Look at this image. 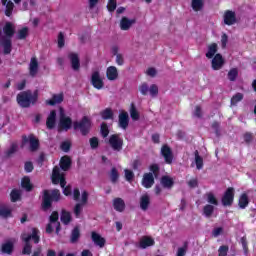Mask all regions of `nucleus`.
<instances>
[{
	"instance_id": "f257e3e1",
	"label": "nucleus",
	"mask_w": 256,
	"mask_h": 256,
	"mask_svg": "<svg viewBox=\"0 0 256 256\" xmlns=\"http://www.w3.org/2000/svg\"><path fill=\"white\" fill-rule=\"evenodd\" d=\"M15 35V25L11 22H7L3 27V30L0 29V47L4 49V55H9L13 49L11 39Z\"/></svg>"
},
{
	"instance_id": "f03ea898",
	"label": "nucleus",
	"mask_w": 256,
	"mask_h": 256,
	"mask_svg": "<svg viewBox=\"0 0 256 256\" xmlns=\"http://www.w3.org/2000/svg\"><path fill=\"white\" fill-rule=\"evenodd\" d=\"M16 101L22 109H29L31 105H35L39 101V90L34 92L31 90L22 91L17 94Z\"/></svg>"
},
{
	"instance_id": "7ed1b4c3",
	"label": "nucleus",
	"mask_w": 256,
	"mask_h": 256,
	"mask_svg": "<svg viewBox=\"0 0 256 256\" xmlns=\"http://www.w3.org/2000/svg\"><path fill=\"white\" fill-rule=\"evenodd\" d=\"M51 179L53 185H59L60 183V187L63 188V193L66 197L71 195V186L68 185L65 187V185H67V181H65V173L61 172V168H59V166H55L53 168Z\"/></svg>"
},
{
	"instance_id": "20e7f679",
	"label": "nucleus",
	"mask_w": 256,
	"mask_h": 256,
	"mask_svg": "<svg viewBox=\"0 0 256 256\" xmlns=\"http://www.w3.org/2000/svg\"><path fill=\"white\" fill-rule=\"evenodd\" d=\"M61 199V192L57 189L52 190V193L49 194L48 190H44L43 194V202L42 207L43 209L47 210L50 209L52 205V201H59Z\"/></svg>"
},
{
	"instance_id": "39448f33",
	"label": "nucleus",
	"mask_w": 256,
	"mask_h": 256,
	"mask_svg": "<svg viewBox=\"0 0 256 256\" xmlns=\"http://www.w3.org/2000/svg\"><path fill=\"white\" fill-rule=\"evenodd\" d=\"M38 231L37 229H33L32 235L23 236L22 240L24 241L25 245L22 250L23 255H31V249H33V246H31V239H33L34 243H39L40 238L39 235H37Z\"/></svg>"
},
{
	"instance_id": "423d86ee",
	"label": "nucleus",
	"mask_w": 256,
	"mask_h": 256,
	"mask_svg": "<svg viewBox=\"0 0 256 256\" xmlns=\"http://www.w3.org/2000/svg\"><path fill=\"white\" fill-rule=\"evenodd\" d=\"M73 127L75 131H80L82 135H87L91 130V120L84 116L80 122H74Z\"/></svg>"
},
{
	"instance_id": "0eeeda50",
	"label": "nucleus",
	"mask_w": 256,
	"mask_h": 256,
	"mask_svg": "<svg viewBox=\"0 0 256 256\" xmlns=\"http://www.w3.org/2000/svg\"><path fill=\"white\" fill-rule=\"evenodd\" d=\"M50 223L46 226V233H53V226L56 227V234L59 235L61 231V223L59 222V213L57 211L52 212L50 218Z\"/></svg>"
},
{
	"instance_id": "6e6552de",
	"label": "nucleus",
	"mask_w": 256,
	"mask_h": 256,
	"mask_svg": "<svg viewBox=\"0 0 256 256\" xmlns=\"http://www.w3.org/2000/svg\"><path fill=\"white\" fill-rule=\"evenodd\" d=\"M108 145L111 147L112 151L119 153L123 151V138L119 137V134H113L109 137Z\"/></svg>"
},
{
	"instance_id": "1a4fd4ad",
	"label": "nucleus",
	"mask_w": 256,
	"mask_h": 256,
	"mask_svg": "<svg viewBox=\"0 0 256 256\" xmlns=\"http://www.w3.org/2000/svg\"><path fill=\"white\" fill-rule=\"evenodd\" d=\"M91 85L94 89L101 90L105 87V82H103V78L101 77V73L99 71H94L91 75Z\"/></svg>"
},
{
	"instance_id": "9d476101",
	"label": "nucleus",
	"mask_w": 256,
	"mask_h": 256,
	"mask_svg": "<svg viewBox=\"0 0 256 256\" xmlns=\"http://www.w3.org/2000/svg\"><path fill=\"white\" fill-rule=\"evenodd\" d=\"M233 199H235V189L229 187L222 197V205L224 207H231L233 205Z\"/></svg>"
},
{
	"instance_id": "9b49d317",
	"label": "nucleus",
	"mask_w": 256,
	"mask_h": 256,
	"mask_svg": "<svg viewBox=\"0 0 256 256\" xmlns=\"http://www.w3.org/2000/svg\"><path fill=\"white\" fill-rule=\"evenodd\" d=\"M61 129H64V131H69L71 128V125H73V120H71L70 117L65 116V111L63 108H60V123H59Z\"/></svg>"
},
{
	"instance_id": "f8f14e48",
	"label": "nucleus",
	"mask_w": 256,
	"mask_h": 256,
	"mask_svg": "<svg viewBox=\"0 0 256 256\" xmlns=\"http://www.w3.org/2000/svg\"><path fill=\"white\" fill-rule=\"evenodd\" d=\"M162 157L164 158L165 163L168 165H171L173 163V150H171V147L169 145L164 144L160 151Z\"/></svg>"
},
{
	"instance_id": "ddd939ff",
	"label": "nucleus",
	"mask_w": 256,
	"mask_h": 256,
	"mask_svg": "<svg viewBox=\"0 0 256 256\" xmlns=\"http://www.w3.org/2000/svg\"><path fill=\"white\" fill-rule=\"evenodd\" d=\"M68 59L73 71H79L81 69V60L79 59V54L71 52L68 54Z\"/></svg>"
},
{
	"instance_id": "4468645a",
	"label": "nucleus",
	"mask_w": 256,
	"mask_h": 256,
	"mask_svg": "<svg viewBox=\"0 0 256 256\" xmlns=\"http://www.w3.org/2000/svg\"><path fill=\"white\" fill-rule=\"evenodd\" d=\"M23 141L24 143H29L30 151L35 152L39 150V139H37L35 136L33 135H30L29 137L24 136Z\"/></svg>"
},
{
	"instance_id": "2eb2a0df",
	"label": "nucleus",
	"mask_w": 256,
	"mask_h": 256,
	"mask_svg": "<svg viewBox=\"0 0 256 256\" xmlns=\"http://www.w3.org/2000/svg\"><path fill=\"white\" fill-rule=\"evenodd\" d=\"M211 63L212 69L214 71H219V69H222L223 65H225V60L223 59V56L221 54H216L212 59Z\"/></svg>"
},
{
	"instance_id": "dca6fc26",
	"label": "nucleus",
	"mask_w": 256,
	"mask_h": 256,
	"mask_svg": "<svg viewBox=\"0 0 256 256\" xmlns=\"http://www.w3.org/2000/svg\"><path fill=\"white\" fill-rule=\"evenodd\" d=\"M142 185L146 189H151L153 185H155V177L153 176V173L149 172L144 174L143 179H142Z\"/></svg>"
},
{
	"instance_id": "f3484780",
	"label": "nucleus",
	"mask_w": 256,
	"mask_h": 256,
	"mask_svg": "<svg viewBox=\"0 0 256 256\" xmlns=\"http://www.w3.org/2000/svg\"><path fill=\"white\" fill-rule=\"evenodd\" d=\"M39 73V61L35 57H32L29 63V75L30 77H37Z\"/></svg>"
},
{
	"instance_id": "a211bd4d",
	"label": "nucleus",
	"mask_w": 256,
	"mask_h": 256,
	"mask_svg": "<svg viewBox=\"0 0 256 256\" xmlns=\"http://www.w3.org/2000/svg\"><path fill=\"white\" fill-rule=\"evenodd\" d=\"M224 23L225 25H235L237 23V15L234 11L227 10L224 13Z\"/></svg>"
},
{
	"instance_id": "6ab92c4d",
	"label": "nucleus",
	"mask_w": 256,
	"mask_h": 256,
	"mask_svg": "<svg viewBox=\"0 0 256 256\" xmlns=\"http://www.w3.org/2000/svg\"><path fill=\"white\" fill-rule=\"evenodd\" d=\"M118 123L120 129H124V131L129 127V114L127 112H122L119 114Z\"/></svg>"
},
{
	"instance_id": "aec40b11",
	"label": "nucleus",
	"mask_w": 256,
	"mask_h": 256,
	"mask_svg": "<svg viewBox=\"0 0 256 256\" xmlns=\"http://www.w3.org/2000/svg\"><path fill=\"white\" fill-rule=\"evenodd\" d=\"M91 239L94 245H96L97 247H100V249H103V247H105L106 240L99 233L92 232Z\"/></svg>"
},
{
	"instance_id": "412c9836",
	"label": "nucleus",
	"mask_w": 256,
	"mask_h": 256,
	"mask_svg": "<svg viewBox=\"0 0 256 256\" xmlns=\"http://www.w3.org/2000/svg\"><path fill=\"white\" fill-rule=\"evenodd\" d=\"M136 20L135 19H129L127 17H122L120 21V29L122 31H129L131 29V26L135 25Z\"/></svg>"
},
{
	"instance_id": "4be33fe9",
	"label": "nucleus",
	"mask_w": 256,
	"mask_h": 256,
	"mask_svg": "<svg viewBox=\"0 0 256 256\" xmlns=\"http://www.w3.org/2000/svg\"><path fill=\"white\" fill-rule=\"evenodd\" d=\"M63 93L53 94L52 99L46 100V105H50L51 107H55V105H59L63 103Z\"/></svg>"
},
{
	"instance_id": "5701e85b",
	"label": "nucleus",
	"mask_w": 256,
	"mask_h": 256,
	"mask_svg": "<svg viewBox=\"0 0 256 256\" xmlns=\"http://www.w3.org/2000/svg\"><path fill=\"white\" fill-rule=\"evenodd\" d=\"M106 77L109 81H117V79L119 78V72L117 71V67H108L106 70Z\"/></svg>"
},
{
	"instance_id": "b1692460",
	"label": "nucleus",
	"mask_w": 256,
	"mask_h": 256,
	"mask_svg": "<svg viewBox=\"0 0 256 256\" xmlns=\"http://www.w3.org/2000/svg\"><path fill=\"white\" fill-rule=\"evenodd\" d=\"M153 245H155V240L149 236H143L140 239V249H147V247H153Z\"/></svg>"
},
{
	"instance_id": "393cba45",
	"label": "nucleus",
	"mask_w": 256,
	"mask_h": 256,
	"mask_svg": "<svg viewBox=\"0 0 256 256\" xmlns=\"http://www.w3.org/2000/svg\"><path fill=\"white\" fill-rule=\"evenodd\" d=\"M71 168V158L69 156H63L60 159V172L63 173V171H69Z\"/></svg>"
},
{
	"instance_id": "a878e982",
	"label": "nucleus",
	"mask_w": 256,
	"mask_h": 256,
	"mask_svg": "<svg viewBox=\"0 0 256 256\" xmlns=\"http://www.w3.org/2000/svg\"><path fill=\"white\" fill-rule=\"evenodd\" d=\"M113 207L118 213H123L125 211V200L122 198H115L113 200Z\"/></svg>"
},
{
	"instance_id": "bb28decb",
	"label": "nucleus",
	"mask_w": 256,
	"mask_h": 256,
	"mask_svg": "<svg viewBox=\"0 0 256 256\" xmlns=\"http://www.w3.org/2000/svg\"><path fill=\"white\" fill-rule=\"evenodd\" d=\"M149 205H151V197H149L148 194L142 195L140 197V209H142V211H147Z\"/></svg>"
},
{
	"instance_id": "cd10ccee",
	"label": "nucleus",
	"mask_w": 256,
	"mask_h": 256,
	"mask_svg": "<svg viewBox=\"0 0 256 256\" xmlns=\"http://www.w3.org/2000/svg\"><path fill=\"white\" fill-rule=\"evenodd\" d=\"M160 183L164 189H172L173 185H175V181L171 176H162Z\"/></svg>"
},
{
	"instance_id": "c85d7f7f",
	"label": "nucleus",
	"mask_w": 256,
	"mask_h": 256,
	"mask_svg": "<svg viewBox=\"0 0 256 256\" xmlns=\"http://www.w3.org/2000/svg\"><path fill=\"white\" fill-rule=\"evenodd\" d=\"M56 119H57V112L55 110H52L46 120L47 129H53L55 127Z\"/></svg>"
},
{
	"instance_id": "c756f323",
	"label": "nucleus",
	"mask_w": 256,
	"mask_h": 256,
	"mask_svg": "<svg viewBox=\"0 0 256 256\" xmlns=\"http://www.w3.org/2000/svg\"><path fill=\"white\" fill-rule=\"evenodd\" d=\"M1 1H2V4L4 5V7H6L5 16L11 17V15L13 14V9L15 7V4H13L11 1H7V0H1Z\"/></svg>"
},
{
	"instance_id": "7c9ffc66",
	"label": "nucleus",
	"mask_w": 256,
	"mask_h": 256,
	"mask_svg": "<svg viewBox=\"0 0 256 256\" xmlns=\"http://www.w3.org/2000/svg\"><path fill=\"white\" fill-rule=\"evenodd\" d=\"M11 208L5 204H0V217H3V219H7L11 217Z\"/></svg>"
},
{
	"instance_id": "2f4dec72",
	"label": "nucleus",
	"mask_w": 256,
	"mask_h": 256,
	"mask_svg": "<svg viewBox=\"0 0 256 256\" xmlns=\"http://www.w3.org/2000/svg\"><path fill=\"white\" fill-rule=\"evenodd\" d=\"M71 213H69L66 210H62L61 212V216H60V221H62V223L64 225H69V223H71Z\"/></svg>"
},
{
	"instance_id": "473e14b6",
	"label": "nucleus",
	"mask_w": 256,
	"mask_h": 256,
	"mask_svg": "<svg viewBox=\"0 0 256 256\" xmlns=\"http://www.w3.org/2000/svg\"><path fill=\"white\" fill-rule=\"evenodd\" d=\"M215 53H217V43H212L208 46V52L206 53L207 59H213Z\"/></svg>"
},
{
	"instance_id": "72a5a7b5",
	"label": "nucleus",
	"mask_w": 256,
	"mask_h": 256,
	"mask_svg": "<svg viewBox=\"0 0 256 256\" xmlns=\"http://www.w3.org/2000/svg\"><path fill=\"white\" fill-rule=\"evenodd\" d=\"M79 237H81V231L79 230V227H75L72 230L71 236H70V241L71 243H77L79 241Z\"/></svg>"
},
{
	"instance_id": "f704fd0d",
	"label": "nucleus",
	"mask_w": 256,
	"mask_h": 256,
	"mask_svg": "<svg viewBox=\"0 0 256 256\" xmlns=\"http://www.w3.org/2000/svg\"><path fill=\"white\" fill-rule=\"evenodd\" d=\"M28 36H29V28L24 27V28L18 30V32L16 34V39L21 41L23 39H27Z\"/></svg>"
},
{
	"instance_id": "c9c22d12",
	"label": "nucleus",
	"mask_w": 256,
	"mask_h": 256,
	"mask_svg": "<svg viewBox=\"0 0 256 256\" xmlns=\"http://www.w3.org/2000/svg\"><path fill=\"white\" fill-rule=\"evenodd\" d=\"M130 117L132 121H139V111H137V107H135L134 103L130 104Z\"/></svg>"
},
{
	"instance_id": "e433bc0d",
	"label": "nucleus",
	"mask_w": 256,
	"mask_h": 256,
	"mask_svg": "<svg viewBox=\"0 0 256 256\" xmlns=\"http://www.w3.org/2000/svg\"><path fill=\"white\" fill-rule=\"evenodd\" d=\"M18 149H19V146L16 143H12L10 148L8 150H6L5 157L7 159H9V157H13V155H15V153H17Z\"/></svg>"
},
{
	"instance_id": "4c0bfd02",
	"label": "nucleus",
	"mask_w": 256,
	"mask_h": 256,
	"mask_svg": "<svg viewBox=\"0 0 256 256\" xmlns=\"http://www.w3.org/2000/svg\"><path fill=\"white\" fill-rule=\"evenodd\" d=\"M238 205L240 207V209H245L247 207V205H249V196H247V194H242L239 198V202Z\"/></svg>"
},
{
	"instance_id": "58836bf2",
	"label": "nucleus",
	"mask_w": 256,
	"mask_h": 256,
	"mask_svg": "<svg viewBox=\"0 0 256 256\" xmlns=\"http://www.w3.org/2000/svg\"><path fill=\"white\" fill-rule=\"evenodd\" d=\"M191 7L193 11H201L204 7L203 0H192Z\"/></svg>"
},
{
	"instance_id": "ea45409f",
	"label": "nucleus",
	"mask_w": 256,
	"mask_h": 256,
	"mask_svg": "<svg viewBox=\"0 0 256 256\" xmlns=\"http://www.w3.org/2000/svg\"><path fill=\"white\" fill-rule=\"evenodd\" d=\"M194 155H195L196 168L198 169V171H201V169H203V158L199 156L198 150L194 152Z\"/></svg>"
},
{
	"instance_id": "a19ab883",
	"label": "nucleus",
	"mask_w": 256,
	"mask_h": 256,
	"mask_svg": "<svg viewBox=\"0 0 256 256\" xmlns=\"http://www.w3.org/2000/svg\"><path fill=\"white\" fill-rule=\"evenodd\" d=\"M214 211H215V206L207 204L203 208V215L209 218L213 215Z\"/></svg>"
},
{
	"instance_id": "79ce46f5",
	"label": "nucleus",
	"mask_w": 256,
	"mask_h": 256,
	"mask_svg": "<svg viewBox=\"0 0 256 256\" xmlns=\"http://www.w3.org/2000/svg\"><path fill=\"white\" fill-rule=\"evenodd\" d=\"M237 77H239V70L237 68H232L228 72L229 81H237Z\"/></svg>"
},
{
	"instance_id": "37998d69",
	"label": "nucleus",
	"mask_w": 256,
	"mask_h": 256,
	"mask_svg": "<svg viewBox=\"0 0 256 256\" xmlns=\"http://www.w3.org/2000/svg\"><path fill=\"white\" fill-rule=\"evenodd\" d=\"M110 181L111 183H117L119 181V171L115 167L110 171Z\"/></svg>"
},
{
	"instance_id": "c03bdc74",
	"label": "nucleus",
	"mask_w": 256,
	"mask_h": 256,
	"mask_svg": "<svg viewBox=\"0 0 256 256\" xmlns=\"http://www.w3.org/2000/svg\"><path fill=\"white\" fill-rule=\"evenodd\" d=\"M21 186L26 191H31V189H33V186L31 185V179L29 177H24L22 179Z\"/></svg>"
},
{
	"instance_id": "a18cd8bd",
	"label": "nucleus",
	"mask_w": 256,
	"mask_h": 256,
	"mask_svg": "<svg viewBox=\"0 0 256 256\" xmlns=\"http://www.w3.org/2000/svg\"><path fill=\"white\" fill-rule=\"evenodd\" d=\"M12 203H16L21 199V190L13 189L10 193Z\"/></svg>"
},
{
	"instance_id": "49530a36",
	"label": "nucleus",
	"mask_w": 256,
	"mask_h": 256,
	"mask_svg": "<svg viewBox=\"0 0 256 256\" xmlns=\"http://www.w3.org/2000/svg\"><path fill=\"white\" fill-rule=\"evenodd\" d=\"M2 253L11 255V253H13V243H11V242L4 243L2 245Z\"/></svg>"
},
{
	"instance_id": "de8ad7c7",
	"label": "nucleus",
	"mask_w": 256,
	"mask_h": 256,
	"mask_svg": "<svg viewBox=\"0 0 256 256\" xmlns=\"http://www.w3.org/2000/svg\"><path fill=\"white\" fill-rule=\"evenodd\" d=\"M207 197V203H209L210 205H219V202L217 201V198L215 197V194H213L212 192H209L206 194Z\"/></svg>"
},
{
	"instance_id": "09e8293b",
	"label": "nucleus",
	"mask_w": 256,
	"mask_h": 256,
	"mask_svg": "<svg viewBox=\"0 0 256 256\" xmlns=\"http://www.w3.org/2000/svg\"><path fill=\"white\" fill-rule=\"evenodd\" d=\"M101 117L104 120L113 119V110H111V108H106L101 112Z\"/></svg>"
},
{
	"instance_id": "8fccbe9b",
	"label": "nucleus",
	"mask_w": 256,
	"mask_h": 256,
	"mask_svg": "<svg viewBox=\"0 0 256 256\" xmlns=\"http://www.w3.org/2000/svg\"><path fill=\"white\" fill-rule=\"evenodd\" d=\"M148 93L151 95V97H157V95H159V87L157 84H152Z\"/></svg>"
},
{
	"instance_id": "3c124183",
	"label": "nucleus",
	"mask_w": 256,
	"mask_h": 256,
	"mask_svg": "<svg viewBox=\"0 0 256 256\" xmlns=\"http://www.w3.org/2000/svg\"><path fill=\"white\" fill-rule=\"evenodd\" d=\"M239 101H243V94L237 93L231 98V105H236Z\"/></svg>"
},
{
	"instance_id": "603ef678",
	"label": "nucleus",
	"mask_w": 256,
	"mask_h": 256,
	"mask_svg": "<svg viewBox=\"0 0 256 256\" xmlns=\"http://www.w3.org/2000/svg\"><path fill=\"white\" fill-rule=\"evenodd\" d=\"M124 173H125V179L129 183H131V181H133V179H135V174L133 173V171H131L129 169H125Z\"/></svg>"
},
{
	"instance_id": "864d4df0",
	"label": "nucleus",
	"mask_w": 256,
	"mask_h": 256,
	"mask_svg": "<svg viewBox=\"0 0 256 256\" xmlns=\"http://www.w3.org/2000/svg\"><path fill=\"white\" fill-rule=\"evenodd\" d=\"M107 9L110 13H113L117 9V0H108Z\"/></svg>"
},
{
	"instance_id": "5fc2aeb1",
	"label": "nucleus",
	"mask_w": 256,
	"mask_h": 256,
	"mask_svg": "<svg viewBox=\"0 0 256 256\" xmlns=\"http://www.w3.org/2000/svg\"><path fill=\"white\" fill-rule=\"evenodd\" d=\"M60 149L64 151V153H69V151L71 150V142L69 141L62 142Z\"/></svg>"
},
{
	"instance_id": "6e6d98bb",
	"label": "nucleus",
	"mask_w": 256,
	"mask_h": 256,
	"mask_svg": "<svg viewBox=\"0 0 256 256\" xmlns=\"http://www.w3.org/2000/svg\"><path fill=\"white\" fill-rule=\"evenodd\" d=\"M218 256H227V253H229V246L222 245L218 249Z\"/></svg>"
},
{
	"instance_id": "4d7b16f0",
	"label": "nucleus",
	"mask_w": 256,
	"mask_h": 256,
	"mask_svg": "<svg viewBox=\"0 0 256 256\" xmlns=\"http://www.w3.org/2000/svg\"><path fill=\"white\" fill-rule=\"evenodd\" d=\"M100 133H101L102 137H104V138L109 135V127H107V125L105 123L101 124Z\"/></svg>"
},
{
	"instance_id": "13d9d810",
	"label": "nucleus",
	"mask_w": 256,
	"mask_h": 256,
	"mask_svg": "<svg viewBox=\"0 0 256 256\" xmlns=\"http://www.w3.org/2000/svg\"><path fill=\"white\" fill-rule=\"evenodd\" d=\"M150 171H151L152 175H154V177H158L159 176V165L152 164L150 166Z\"/></svg>"
},
{
	"instance_id": "bf43d9fd",
	"label": "nucleus",
	"mask_w": 256,
	"mask_h": 256,
	"mask_svg": "<svg viewBox=\"0 0 256 256\" xmlns=\"http://www.w3.org/2000/svg\"><path fill=\"white\" fill-rule=\"evenodd\" d=\"M83 212V204H76V206L74 207V214L76 217H79L81 215V213Z\"/></svg>"
},
{
	"instance_id": "052dcab7",
	"label": "nucleus",
	"mask_w": 256,
	"mask_h": 256,
	"mask_svg": "<svg viewBox=\"0 0 256 256\" xmlns=\"http://www.w3.org/2000/svg\"><path fill=\"white\" fill-rule=\"evenodd\" d=\"M58 47H60V49L65 47V36L63 32H60L58 35Z\"/></svg>"
},
{
	"instance_id": "680f3d73",
	"label": "nucleus",
	"mask_w": 256,
	"mask_h": 256,
	"mask_svg": "<svg viewBox=\"0 0 256 256\" xmlns=\"http://www.w3.org/2000/svg\"><path fill=\"white\" fill-rule=\"evenodd\" d=\"M149 85H147V83H143L141 86H140V93L142 95H148L149 94Z\"/></svg>"
},
{
	"instance_id": "e2e57ef3",
	"label": "nucleus",
	"mask_w": 256,
	"mask_h": 256,
	"mask_svg": "<svg viewBox=\"0 0 256 256\" xmlns=\"http://www.w3.org/2000/svg\"><path fill=\"white\" fill-rule=\"evenodd\" d=\"M188 186L190 187V189H195L199 187V180H197V178L191 179L190 181H188Z\"/></svg>"
},
{
	"instance_id": "0e129e2a",
	"label": "nucleus",
	"mask_w": 256,
	"mask_h": 256,
	"mask_svg": "<svg viewBox=\"0 0 256 256\" xmlns=\"http://www.w3.org/2000/svg\"><path fill=\"white\" fill-rule=\"evenodd\" d=\"M90 146L92 149H97L99 147V139L97 137H93L90 139Z\"/></svg>"
},
{
	"instance_id": "69168bd1",
	"label": "nucleus",
	"mask_w": 256,
	"mask_h": 256,
	"mask_svg": "<svg viewBox=\"0 0 256 256\" xmlns=\"http://www.w3.org/2000/svg\"><path fill=\"white\" fill-rule=\"evenodd\" d=\"M241 243H242L244 255H248V253H249V248L247 247V238L242 237V238H241Z\"/></svg>"
},
{
	"instance_id": "338daca9",
	"label": "nucleus",
	"mask_w": 256,
	"mask_h": 256,
	"mask_svg": "<svg viewBox=\"0 0 256 256\" xmlns=\"http://www.w3.org/2000/svg\"><path fill=\"white\" fill-rule=\"evenodd\" d=\"M187 254V243H185L184 247L178 248L176 256H185Z\"/></svg>"
},
{
	"instance_id": "774afa93",
	"label": "nucleus",
	"mask_w": 256,
	"mask_h": 256,
	"mask_svg": "<svg viewBox=\"0 0 256 256\" xmlns=\"http://www.w3.org/2000/svg\"><path fill=\"white\" fill-rule=\"evenodd\" d=\"M24 169H25L26 173H31V171H33V163L26 162L24 165Z\"/></svg>"
}]
</instances>
